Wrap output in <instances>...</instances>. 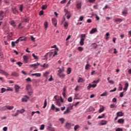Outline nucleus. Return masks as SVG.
<instances>
[{"instance_id":"obj_1","label":"nucleus","mask_w":131,"mask_h":131,"mask_svg":"<svg viewBox=\"0 0 131 131\" xmlns=\"http://www.w3.org/2000/svg\"><path fill=\"white\" fill-rule=\"evenodd\" d=\"M99 79L97 80H94L91 83H89L87 86L88 90H91V88L95 89L97 86V84L99 83Z\"/></svg>"},{"instance_id":"obj_2","label":"nucleus","mask_w":131,"mask_h":131,"mask_svg":"<svg viewBox=\"0 0 131 131\" xmlns=\"http://www.w3.org/2000/svg\"><path fill=\"white\" fill-rule=\"evenodd\" d=\"M65 13V16H67V19H70L71 17V14H70V12H69L67 9H64V10Z\"/></svg>"},{"instance_id":"obj_3","label":"nucleus","mask_w":131,"mask_h":131,"mask_svg":"<svg viewBox=\"0 0 131 131\" xmlns=\"http://www.w3.org/2000/svg\"><path fill=\"white\" fill-rule=\"evenodd\" d=\"M10 20L9 23H10V25L13 26V27H16V23L15 22V20L12 19V18H10Z\"/></svg>"},{"instance_id":"obj_4","label":"nucleus","mask_w":131,"mask_h":131,"mask_svg":"<svg viewBox=\"0 0 131 131\" xmlns=\"http://www.w3.org/2000/svg\"><path fill=\"white\" fill-rule=\"evenodd\" d=\"M6 16V13L4 12L3 11H0V21H2L4 19V17Z\"/></svg>"},{"instance_id":"obj_5","label":"nucleus","mask_w":131,"mask_h":131,"mask_svg":"<svg viewBox=\"0 0 131 131\" xmlns=\"http://www.w3.org/2000/svg\"><path fill=\"white\" fill-rule=\"evenodd\" d=\"M108 123V121L106 120H101L100 123H99V125H106Z\"/></svg>"},{"instance_id":"obj_6","label":"nucleus","mask_w":131,"mask_h":131,"mask_svg":"<svg viewBox=\"0 0 131 131\" xmlns=\"http://www.w3.org/2000/svg\"><path fill=\"white\" fill-rule=\"evenodd\" d=\"M0 73L1 74H3L4 75H5V76H8L9 75V74L5 71V70L0 69Z\"/></svg>"},{"instance_id":"obj_7","label":"nucleus","mask_w":131,"mask_h":131,"mask_svg":"<svg viewBox=\"0 0 131 131\" xmlns=\"http://www.w3.org/2000/svg\"><path fill=\"white\" fill-rule=\"evenodd\" d=\"M65 127L66 129H68V130H69V129H70V128H71V123L68 122L66 124Z\"/></svg>"},{"instance_id":"obj_8","label":"nucleus","mask_w":131,"mask_h":131,"mask_svg":"<svg viewBox=\"0 0 131 131\" xmlns=\"http://www.w3.org/2000/svg\"><path fill=\"white\" fill-rule=\"evenodd\" d=\"M11 10L12 11V13H13V14H18V10H17V9H16V7H14L11 8Z\"/></svg>"},{"instance_id":"obj_9","label":"nucleus","mask_w":131,"mask_h":131,"mask_svg":"<svg viewBox=\"0 0 131 131\" xmlns=\"http://www.w3.org/2000/svg\"><path fill=\"white\" fill-rule=\"evenodd\" d=\"M29 99V97L27 95L24 96V97L21 99L22 102H27L28 100Z\"/></svg>"},{"instance_id":"obj_10","label":"nucleus","mask_w":131,"mask_h":131,"mask_svg":"<svg viewBox=\"0 0 131 131\" xmlns=\"http://www.w3.org/2000/svg\"><path fill=\"white\" fill-rule=\"evenodd\" d=\"M28 56L26 55L23 56V61L25 63H28Z\"/></svg>"},{"instance_id":"obj_11","label":"nucleus","mask_w":131,"mask_h":131,"mask_svg":"<svg viewBox=\"0 0 131 131\" xmlns=\"http://www.w3.org/2000/svg\"><path fill=\"white\" fill-rule=\"evenodd\" d=\"M76 8L78 10L81 9V2H77Z\"/></svg>"},{"instance_id":"obj_12","label":"nucleus","mask_w":131,"mask_h":131,"mask_svg":"<svg viewBox=\"0 0 131 131\" xmlns=\"http://www.w3.org/2000/svg\"><path fill=\"white\" fill-rule=\"evenodd\" d=\"M97 30L96 28H93L90 31V34H94L95 32H97Z\"/></svg>"},{"instance_id":"obj_13","label":"nucleus","mask_w":131,"mask_h":131,"mask_svg":"<svg viewBox=\"0 0 131 131\" xmlns=\"http://www.w3.org/2000/svg\"><path fill=\"white\" fill-rule=\"evenodd\" d=\"M128 12H127V10L124 9L122 11V15L123 16H124V17H126V15H127Z\"/></svg>"},{"instance_id":"obj_14","label":"nucleus","mask_w":131,"mask_h":131,"mask_svg":"<svg viewBox=\"0 0 131 131\" xmlns=\"http://www.w3.org/2000/svg\"><path fill=\"white\" fill-rule=\"evenodd\" d=\"M37 66H39V63L38 62L35 64H30V67H34V68H37Z\"/></svg>"},{"instance_id":"obj_15","label":"nucleus","mask_w":131,"mask_h":131,"mask_svg":"<svg viewBox=\"0 0 131 131\" xmlns=\"http://www.w3.org/2000/svg\"><path fill=\"white\" fill-rule=\"evenodd\" d=\"M117 122L120 124H123V123H124V120L122 118L119 119L117 120Z\"/></svg>"},{"instance_id":"obj_16","label":"nucleus","mask_w":131,"mask_h":131,"mask_svg":"<svg viewBox=\"0 0 131 131\" xmlns=\"http://www.w3.org/2000/svg\"><path fill=\"white\" fill-rule=\"evenodd\" d=\"M18 39H19L20 41H26V37L24 36L19 37L18 38Z\"/></svg>"},{"instance_id":"obj_17","label":"nucleus","mask_w":131,"mask_h":131,"mask_svg":"<svg viewBox=\"0 0 131 131\" xmlns=\"http://www.w3.org/2000/svg\"><path fill=\"white\" fill-rule=\"evenodd\" d=\"M47 54L48 58H54V57H53L54 52H48Z\"/></svg>"},{"instance_id":"obj_18","label":"nucleus","mask_w":131,"mask_h":131,"mask_svg":"<svg viewBox=\"0 0 131 131\" xmlns=\"http://www.w3.org/2000/svg\"><path fill=\"white\" fill-rule=\"evenodd\" d=\"M14 88H15L16 93H18V92H19V90H20V87L19 86V85L18 84H15L14 85Z\"/></svg>"},{"instance_id":"obj_19","label":"nucleus","mask_w":131,"mask_h":131,"mask_svg":"<svg viewBox=\"0 0 131 131\" xmlns=\"http://www.w3.org/2000/svg\"><path fill=\"white\" fill-rule=\"evenodd\" d=\"M32 76H36V77H40L41 76V74L40 73H34L31 74Z\"/></svg>"},{"instance_id":"obj_20","label":"nucleus","mask_w":131,"mask_h":131,"mask_svg":"<svg viewBox=\"0 0 131 131\" xmlns=\"http://www.w3.org/2000/svg\"><path fill=\"white\" fill-rule=\"evenodd\" d=\"M57 75L59 76V77L62 79L64 78V77L66 76V75L63 73H61V74H57Z\"/></svg>"},{"instance_id":"obj_21","label":"nucleus","mask_w":131,"mask_h":131,"mask_svg":"<svg viewBox=\"0 0 131 131\" xmlns=\"http://www.w3.org/2000/svg\"><path fill=\"white\" fill-rule=\"evenodd\" d=\"M59 51V49L56 48L53 53V55L52 57H55L56 55H58V52Z\"/></svg>"},{"instance_id":"obj_22","label":"nucleus","mask_w":131,"mask_h":131,"mask_svg":"<svg viewBox=\"0 0 131 131\" xmlns=\"http://www.w3.org/2000/svg\"><path fill=\"white\" fill-rule=\"evenodd\" d=\"M128 88V83H126L124 85V88H123L124 92H126L127 91V88Z\"/></svg>"},{"instance_id":"obj_23","label":"nucleus","mask_w":131,"mask_h":131,"mask_svg":"<svg viewBox=\"0 0 131 131\" xmlns=\"http://www.w3.org/2000/svg\"><path fill=\"white\" fill-rule=\"evenodd\" d=\"M79 43L80 46H83V45H84V38H81Z\"/></svg>"},{"instance_id":"obj_24","label":"nucleus","mask_w":131,"mask_h":131,"mask_svg":"<svg viewBox=\"0 0 131 131\" xmlns=\"http://www.w3.org/2000/svg\"><path fill=\"white\" fill-rule=\"evenodd\" d=\"M64 72V67H62V68L59 69V70L58 71L57 74H61V73H63Z\"/></svg>"},{"instance_id":"obj_25","label":"nucleus","mask_w":131,"mask_h":131,"mask_svg":"<svg viewBox=\"0 0 131 131\" xmlns=\"http://www.w3.org/2000/svg\"><path fill=\"white\" fill-rule=\"evenodd\" d=\"M52 21L54 26H57V19L56 18H52Z\"/></svg>"},{"instance_id":"obj_26","label":"nucleus","mask_w":131,"mask_h":131,"mask_svg":"<svg viewBox=\"0 0 131 131\" xmlns=\"http://www.w3.org/2000/svg\"><path fill=\"white\" fill-rule=\"evenodd\" d=\"M11 76H15V77H17L19 76V74L16 72H13L11 74Z\"/></svg>"},{"instance_id":"obj_27","label":"nucleus","mask_w":131,"mask_h":131,"mask_svg":"<svg viewBox=\"0 0 131 131\" xmlns=\"http://www.w3.org/2000/svg\"><path fill=\"white\" fill-rule=\"evenodd\" d=\"M56 105L59 106V107H61V106H62V104L60 102V99H56Z\"/></svg>"},{"instance_id":"obj_28","label":"nucleus","mask_w":131,"mask_h":131,"mask_svg":"<svg viewBox=\"0 0 131 131\" xmlns=\"http://www.w3.org/2000/svg\"><path fill=\"white\" fill-rule=\"evenodd\" d=\"M123 113H122V112H117L116 114V115H117L119 117H121V116H123Z\"/></svg>"},{"instance_id":"obj_29","label":"nucleus","mask_w":131,"mask_h":131,"mask_svg":"<svg viewBox=\"0 0 131 131\" xmlns=\"http://www.w3.org/2000/svg\"><path fill=\"white\" fill-rule=\"evenodd\" d=\"M0 110H1V111H6V110H7V105L3 106V107H1L0 108Z\"/></svg>"},{"instance_id":"obj_30","label":"nucleus","mask_w":131,"mask_h":131,"mask_svg":"<svg viewBox=\"0 0 131 131\" xmlns=\"http://www.w3.org/2000/svg\"><path fill=\"white\" fill-rule=\"evenodd\" d=\"M88 112H92V111H95V108L94 107L90 106L88 109H87Z\"/></svg>"},{"instance_id":"obj_31","label":"nucleus","mask_w":131,"mask_h":131,"mask_svg":"<svg viewBox=\"0 0 131 131\" xmlns=\"http://www.w3.org/2000/svg\"><path fill=\"white\" fill-rule=\"evenodd\" d=\"M115 22H119V23H120L122 22V19L121 18H116L115 19Z\"/></svg>"},{"instance_id":"obj_32","label":"nucleus","mask_w":131,"mask_h":131,"mask_svg":"<svg viewBox=\"0 0 131 131\" xmlns=\"http://www.w3.org/2000/svg\"><path fill=\"white\" fill-rule=\"evenodd\" d=\"M85 81V80L81 77H79V79H78V82L80 83V82H83Z\"/></svg>"},{"instance_id":"obj_33","label":"nucleus","mask_w":131,"mask_h":131,"mask_svg":"<svg viewBox=\"0 0 131 131\" xmlns=\"http://www.w3.org/2000/svg\"><path fill=\"white\" fill-rule=\"evenodd\" d=\"M7 110H13L14 109V106L7 105Z\"/></svg>"},{"instance_id":"obj_34","label":"nucleus","mask_w":131,"mask_h":131,"mask_svg":"<svg viewBox=\"0 0 131 131\" xmlns=\"http://www.w3.org/2000/svg\"><path fill=\"white\" fill-rule=\"evenodd\" d=\"M104 110H105V107H104V106H102L101 107H100L99 110V113H102V112H103V111H104Z\"/></svg>"},{"instance_id":"obj_35","label":"nucleus","mask_w":131,"mask_h":131,"mask_svg":"<svg viewBox=\"0 0 131 131\" xmlns=\"http://www.w3.org/2000/svg\"><path fill=\"white\" fill-rule=\"evenodd\" d=\"M70 113V111L69 110V107H67L66 111L64 112L63 114H68V113Z\"/></svg>"},{"instance_id":"obj_36","label":"nucleus","mask_w":131,"mask_h":131,"mask_svg":"<svg viewBox=\"0 0 131 131\" xmlns=\"http://www.w3.org/2000/svg\"><path fill=\"white\" fill-rule=\"evenodd\" d=\"M17 112H19V113H20L21 114H22L23 113H24L25 112V110L24 109H21V110H17Z\"/></svg>"},{"instance_id":"obj_37","label":"nucleus","mask_w":131,"mask_h":131,"mask_svg":"<svg viewBox=\"0 0 131 131\" xmlns=\"http://www.w3.org/2000/svg\"><path fill=\"white\" fill-rule=\"evenodd\" d=\"M107 95H108V94L107 93V91H105L103 93L101 94L100 95V96L101 97H106V96H107Z\"/></svg>"},{"instance_id":"obj_38","label":"nucleus","mask_w":131,"mask_h":131,"mask_svg":"<svg viewBox=\"0 0 131 131\" xmlns=\"http://www.w3.org/2000/svg\"><path fill=\"white\" fill-rule=\"evenodd\" d=\"M59 121L61 122V124H63L64 123V122L65 121V119L64 118H61L59 119Z\"/></svg>"},{"instance_id":"obj_39","label":"nucleus","mask_w":131,"mask_h":131,"mask_svg":"<svg viewBox=\"0 0 131 131\" xmlns=\"http://www.w3.org/2000/svg\"><path fill=\"white\" fill-rule=\"evenodd\" d=\"M67 74H70L71 73V68H68L67 71Z\"/></svg>"},{"instance_id":"obj_40","label":"nucleus","mask_w":131,"mask_h":131,"mask_svg":"<svg viewBox=\"0 0 131 131\" xmlns=\"http://www.w3.org/2000/svg\"><path fill=\"white\" fill-rule=\"evenodd\" d=\"M49 57H48V54L46 53V54L44 56H43L42 57V60H48V58Z\"/></svg>"},{"instance_id":"obj_41","label":"nucleus","mask_w":131,"mask_h":131,"mask_svg":"<svg viewBox=\"0 0 131 131\" xmlns=\"http://www.w3.org/2000/svg\"><path fill=\"white\" fill-rule=\"evenodd\" d=\"M77 50L79 52H82L83 51V48L82 47H78Z\"/></svg>"},{"instance_id":"obj_42","label":"nucleus","mask_w":131,"mask_h":131,"mask_svg":"<svg viewBox=\"0 0 131 131\" xmlns=\"http://www.w3.org/2000/svg\"><path fill=\"white\" fill-rule=\"evenodd\" d=\"M48 8V5L47 4L43 5L41 7L42 10H46Z\"/></svg>"},{"instance_id":"obj_43","label":"nucleus","mask_w":131,"mask_h":131,"mask_svg":"<svg viewBox=\"0 0 131 131\" xmlns=\"http://www.w3.org/2000/svg\"><path fill=\"white\" fill-rule=\"evenodd\" d=\"M48 103L47 102V99H45L44 104L43 106V108H45L46 107H47Z\"/></svg>"},{"instance_id":"obj_44","label":"nucleus","mask_w":131,"mask_h":131,"mask_svg":"<svg viewBox=\"0 0 131 131\" xmlns=\"http://www.w3.org/2000/svg\"><path fill=\"white\" fill-rule=\"evenodd\" d=\"M92 47L94 48V49H97V47H98V45L96 43H93L92 44Z\"/></svg>"},{"instance_id":"obj_45","label":"nucleus","mask_w":131,"mask_h":131,"mask_svg":"<svg viewBox=\"0 0 131 131\" xmlns=\"http://www.w3.org/2000/svg\"><path fill=\"white\" fill-rule=\"evenodd\" d=\"M5 92H7V89L6 88H2L1 89V94H4Z\"/></svg>"},{"instance_id":"obj_46","label":"nucleus","mask_w":131,"mask_h":131,"mask_svg":"<svg viewBox=\"0 0 131 131\" xmlns=\"http://www.w3.org/2000/svg\"><path fill=\"white\" fill-rule=\"evenodd\" d=\"M6 92H13V88L8 87V89H6Z\"/></svg>"},{"instance_id":"obj_47","label":"nucleus","mask_w":131,"mask_h":131,"mask_svg":"<svg viewBox=\"0 0 131 131\" xmlns=\"http://www.w3.org/2000/svg\"><path fill=\"white\" fill-rule=\"evenodd\" d=\"M49 24L48 23V21H46L44 23V26L45 28H48Z\"/></svg>"},{"instance_id":"obj_48","label":"nucleus","mask_w":131,"mask_h":131,"mask_svg":"<svg viewBox=\"0 0 131 131\" xmlns=\"http://www.w3.org/2000/svg\"><path fill=\"white\" fill-rule=\"evenodd\" d=\"M32 57H33L35 59V60H37V59H38V57L36 55H35V54L34 53H33L32 54Z\"/></svg>"},{"instance_id":"obj_49","label":"nucleus","mask_w":131,"mask_h":131,"mask_svg":"<svg viewBox=\"0 0 131 131\" xmlns=\"http://www.w3.org/2000/svg\"><path fill=\"white\" fill-rule=\"evenodd\" d=\"M50 74V73L48 72H45L43 73V76H45V77H48V76Z\"/></svg>"},{"instance_id":"obj_50","label":"nucleus","mask_w":131,"mask_h":131,"mask_svg":"<svg viewBox=\"0 0 131 131\" xmlns=\"http://www.w3.org/2000/svg\"><path fill=\"white\" fill-rule=\"evenodd\" d=\"M4 3L7 6H9V5H10V2L9 0H4Z\"/></svg>"},{"instance_id":"obj_51","label":"nucleus","mask_w":131,"mask_h":131,"mask_svg":"<svg viewBox=\"0 0 131 131\" xmlns=\"http://www.w3.org/2000/svg\"><path fill=\"white\" fill-rule=\"evenodd\" d=\"M104 117H105V114H102L101 115V116H99L98 117V118H99V119H100L101 118H104Z\"/></svg>"},{"instance_id":"obj_52","label":"nucleus","mask_w":131,"mask_h":131,"mask_svg":"<svg viewBox=\"0 0 131 131\" xmlns=\"http://www.w3.org/2000/svg\"><path fill=\"white\" fill-rule=\"evenodd\" d=\"M63 25H64V27L65 28H67V27H68V23H67V21H65V22L64 23Z\"/></svg>"},{"instance_id":"obj_53","label":"nucleus","mask_w":131,"mask_h":131,"mask_svg":"<svg viewBox=\"0 0 131 131\" xmlns=\"http://www.w3.org/2000/svg\"><path fill=\"white\" fill-rule=\"evenodd\" d=\"M96 2V0H88V3H90L91 4H94Z\"/></svg>"},{"instance_id":"obj_54","label":"nucleus","mask_w":131,"mask_h":131,"mask_svg":"<svg viewBox=\"0 0 131 131\" xmlns=\"http://www.w3.org/2000/svg\"><path fill=\"white\" fill-rule=\"evenodd\" d=\"M19 11L23 12V5H21L19 6Z\"/></svg>"},{"instance_id":"obj_55","label":"nucleus","mask_w":131,"mask_h":131,"mask_svg":"<svg viewBox=\"0 0 131 131\" xmlns=\"http://www.w3.org/2000/svg\"><path fill=\"white\" fill-rule=\"evenodd\" d=\"M16 64H17V65H18V66L19 67H21V66H22L23 63L20 61H18V62H16Z\"/></svg>"},{"instance_id":"obj_56","label":"nucleus","mask_w":131,"mask_h":131,"mask_svg":"<svg viewBox=\"0 0 131 131\" xmlns=\"http://www.w3.org/2000/svg\"><path fill=\"white\" fill-rule=\"evenodd\" d=\"M85 36H86L85 34H81L80 37L81 38H85Z\"/></svg>"},{"instance_id":"obj_57","label":"nucleus","mask_w":131,"mask_h":131,"mask_svg":"<svg viewBox=\"0 0 131 131\" xmlns=\"http://www.w3.org/2000/svg\"><path fill=\"white\" fill-rule=\"evenodd\" d=\"M40 130H43V129H45V125L43 124H42L41 126L40 127Z\"/></svg>"},{"instance_id":"obj_58","label":"nucleus","mask_w":131,"mask_h":131,"mask_svg":"<svg viewBox=\"0 0 131 131\" xmlns=\"http://www.w3.org/2000/svg\"><path fill=\"white\" fill-rule=\"evenodd\" d=\"M68 101L70 102H72V97H70L68 98Z\"/></svg>"},{"instance_id":"obj_59","label":"nucleus","mask_w":131,"mask_h":131,"mask_svg":"<svg viewBox=\"0 0 131 131\" xmlns=\"http://www.w3.org/2000/svg\"><path fill=\"white\" fill-rule=\"evenodd\" d=\"M31 88L30 85H28L26 86V90L27 91H29V89Z\"/></svg>"},{"instance_id":"obj_60","label":"nucleus","mask_w":131,"mask_h":131,"mask_svg":"<svg viewBox=\"0 0 131 131\" xmlns=\"http://www.w3.org/2000/svg\"><path fill=\"white\" fill-rule=\"evenodd\" d=\"M79 128V125H76L75 126H74V130H76L78 128Z\"/></svg>"},{"instance_id":"obj_61","label":"nucleus","mask_w":131,"mask_h":131,"mask_svg":"<svg viewBox=\"0 0 131 131\" xmlns=\"http://www.w3.org/2000/svg\"><path fill=\"white\" fill-rule=\"evenodd\" d=\"M124 93L125 92L123 91L120 94V98H122V97H123V94H124Z\"/></svg>"},{"instance_id":"obj_62","label":"nucleus","mask_w":131,"mask_h":131,"mask_svg":"<svg viewBox=\"0 0 131 131\" xmlns=\"http://www.w3.org/2000/svg\"><path fill=\"white\" fill-rule=\"evenodd\" d=\"M110 107L111 108H116V105H115L114 104H112L110 105Z\"/></svg>"},{"instance_id":"obj_63","label":"nucleus","mask_w":131,"mask_h":131,"mask_svg":"<svg viewBox=\"0 0 131 131\" xmlns=\"http://www.w3.org/2000/svg\"><path fill=\"white\" fill-rule=\"evenodd\" d=\"M119 85L120 86H119V91H122V86H121V84L120 83L119 84Z\"/></svg>"},{"instance_id":"obj_64","label":"nucleus","mask_w":131,"mask_h":131,"mask_svg":"<svg viewBox=\"0 0 131 131\" xmlns=\"http://www.w3.org/2000/svg\"><path fill=\"white\" fill-rule=\"evenodd\" d=\"M116 131H123V130L121 128H118L116 129Z\"/></svg>"}]
</instances>
